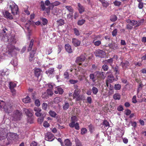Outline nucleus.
<instances>
[{
    "mask_svg": "<svg viewBox=\"0 0 146 146\" xmlns=\"http://www.w3.org/2000/svg\"><path fill=\"white\" fill-rule=\"evenodd\" d=\"M40 19L42 20V24H41V26L42 27L43 30L44 31L45 28H44V25H46V19L45 18H43L42 17H40ZM45 33V32H44Z\"/></svg>",
    "mask_w": 146,
    "mask_h": 146,
    "instance_id": "obj_26",
    "label": "nucleus"
},
{
    "mask_svg": "<svg viewBox=\"0 0 146 146\" xmlns=\"http://www.w3.org/2000/svg\"><path fill=\"white\" fill-rule=\"evenodd\" d=\"M7 130L5 128L0 129V140L5 139L7 136Z\"/></svg>",
    "mask_w": 146,
    "mask_h": 146,
    "instance_id": "obj_7",
    "label": "nucleus"
},
{
    "mask_svg": "<svg viewBox=\"0 0 146 146\" xmlns=\"http://www.w3.org/2000/svg\"><path fill=\"white\" fill-rule=\"evenodd\" d=\"M89 128V131L91 133H92L93 131L94 130L95 127L93 126V125L92 124H90L88 126Z\"/></svg>",
    "mask_w": 146,
    "mask_h": 146,
    "instance_id": "obj_42",
    "label": "nucleus"
},
{
    "mask_svg": "<svg viewBox=\"0 0 146 146\" xmlns=\"http://www.w3.org/2000/svg\"><path fill=\"white\" fill-rule=\"evenodd\" d=\"M22 100L24 103H28L30 102L31 99L29 96H27L26 98H23Z\"/></svg>",
    "mask_w": 146,
    "mask_h": 146,
    "instance_id": "obj_30",
    "label": "nucleus"
},
{
    "mask_svg": "<svg viewBox=\"0 0 146 146\" xmlns=\"http://www.w3.org/2000/svg\"><path fill=\"white\" fill-rule=\"evenodd\" d=\"M30 146H39V145L35 141H33L31 143Z\"/></svg>",
    "mask_w": 146,
    "mask_h": 146,
    "instance_id": "obj_56",
    "label": "nucleus"
},
{
    "mask_svg": "<svg viewBox=\"0 0 146 146\" xmlns=\"http://www.w3.org/2000/svg\"><path fill=\"white\" fill-rule=\"evenodd\" d=\"M114 88L116 90H120L121 88V85L119 84H115L114 85Z\"/></svg>",
    "mask_w": 146,
    "mask_h": 146,
    "instance_id": "obj_47",
    "label": "nucleus"
},
{
    "mask_svg": "<svg viewBox=\"0 0 146 146\" xmlns=\"http://www.w3.org/2000/svg\"><path fill=\"white\" fill-rule=\"evenodd\" d=\"M5 17L12 19H13V17L10 13L9 12L7 11H5V13L4 14Z\"/></svg>",
    "mask_w": 146,
    "mask_h": 146,
    "instance_id": "obj_22",
    "label": "nucleus"
},
{
    "mask_svg": "<svg viewBox=\"0 0 146 146\" xmlns=\"http://www.w3.org/2000/svg\"><path fill=\"white\" fill-rule=\"evenodd\" d=\"M35 50H33L30 53V57L31 59L33 58L34 56V54H35Z\"/></svg>",
    "mask_w": 146,
    "mask_h": 146,
    "instance_id": "obj_64",
    "label": "nucleus"
},
{
    "mask_svg": "<svg viewBox=\"0 0 146 146\" xmlns=\"http://www.w3.org/2000/svg\"><path fill=\"white\" fill-rule=\"evenodd\" d=\"M65 145L66 146H71L72 144L70 140L69 139H66L64 141Z\"/></svg>",
    "mask_w": 146,
    "mask_h": 146,
    "instance_id": "obj_35",
    "label": "nucleus"
},
{
    "mask_svg": "<svg viewBox=\"0 0 146 146\" xmlns=\"http://www.w3.org/2000/svg\"><path fill=\"white\" fill-rule=\"evenodd\" d=\"M117 19V17L115 15H113L110 17V20L111 21L114 22Z\"/></svg>",
    "mask_w": 146,
    "mask_h": 146,
    "instance_id": "obj_40",
    "label": "nucleus"
},
{
    "mask_svg": "<svg viewBox=\"0 0 146 146\" xmlns=\"http://www.w3.org/2000/svg\"><path fill=\"white\" fill-rule=\"evenodd\" d=\"M143 84L142 83H140L139 85L137 90V92H139L143 88Z\"/></svg>",
    "mask_w": 146,
    "mask_h": 146,
    "instance_id": "obj_55",
    "label": "nucleus"
},
{
    "mask_svg": "<svg viewBox=\"0 0 146 146\" xmlns=\"http://www.w3.org/2000/svg\"><path fill=\"white\" fill-rule=\"evenodd\" d=\"M49 114L52 117H55L57 115V114H56L55 112H54V111H52V110H50L49 111Z\"/></svg>",
    "mask_w": 146,
    "mask_h": 146,
    "instance_id": "obj_50",
    "label": "nucleus"
},
{
    "mask_svg": "<svg viewBox=\"0 0 146 146\" xmlns=\"http://www.w3.org/2000/svg\"><path fill=\"white\" fill-rule=\"evenodd\" d=\"M101 37V35H95L92 42H94H94H96V40H97L98 38H100Z\"/></svg>",
    "mask_w": 146,
    "mask_h": 146,
    "instance_id": "obj_57",
    "label": "nucleus"
},
{
    "mask_svg": "<svg viewBox=\"0 0 146 146\" xmlns=\"http://www.w3.org/2000/svg\"><path fill=\"white\" fill-rule=\"evenodd\" d=\"M126 22L128 23L126 26V28L128 29H132L133 28V26L136 25L137 23V21L135 20H131L128 19L126 20Z\"/></svg>",
    "mask_w": 146,
    "mask_h": 146,
    "instance_id": "obj_3",
    "label": "nucleus"
},
{
    "mask_svg": "<svg viewBox=\"0 0 146 146\" xmlns=\"http://www.w3.org/2000/svg\"><path fill=\"white\" fill-rule=\"evenodd\" d=\"M7 133L6 138H7V140L10 143L12 140L14 139L15 138L16 134L14 133H10L8 130Z\"/></svg>",
    "mask_w": 146,
    "mask_h": 146,
    "instance_id": "obj_8",
    "label": "nucleus"
},
{
    "mask_svg": "<svg viewBox=\"0 0 146 146\" xmlns=\"http://www.w3.org/2000/svg\"><path fill=\"white\" fill-rule=\"evenodd\" d=\"M143 7V3L141 1V2L139 3L138 4V7L139 9H142Z\"/></svg>",
    "mask_w": 146,
    "mask_h": 146,
    "instance_id": "obj_61",
    "label": "nucleus"
},
{
    "mask_svg": "<svg viewBox=\"0 0 146 146\" xmlns=\"http://www.w3.org/2000/svg\"><path fill=\"white\" fill-rule=\"evenodd\" d=\"M61 3L59 1H55L54 2V3H52L50 5V6L49 7V8L47 10V9H46V13H47L48 15H49V13L50 12V9H52L54 6H57V5H59Z\"/></svg>",
    "mask_w": 146,
    "mask_h": 146,
    "instance_id": "obj_11",
    "label": "nucleus"
},
{
    "mask_svg": "<svg viewBox=\"0 0 146 146\" xmlns=\"http://www.w3.org/2000/svg\"><path fill=\"white\" fill-rule=\"evenodd\" d=\"M65 48L66 51L68 52L69 53H71L72 52V47L69 44H66L65 45Z\"/></svg>",
    "mask_w": 146,
    "mask_h": 146,
    "instance_id": "obj_20",
    "label": "nucleus"
},
{
    "mask_svg": "<svg viewBox=\"0 0 146 146\" xmlns=\"http://www.w3.org/2000/svg\"><path fill=\"white\" fill-rule=\"evenodd\" d=\"M10 88L11 90H14V88L16 87V84L14 82H11L9 83Z\"/></svg>",
    "mask_w": 146,
    "mask_h": 146,
    "instance_id": "obj_31",
    "label": "nucleus"
},
{
    "mask_svg": "<svg viewBox=\"0 0 146 146\" xmlns=\"http://www.w3.org/2000/svg\"><path fill=\"white\" fill-rule=\"evenodd\" d=\"M42 116H41L38 119V122L40 124H41L44 121V117L45 116V115L43 116V115H42Z\"/></svg>",
    "mask_w": 146,
    "mask_h": 146,
    "instance_id": "obj_46",
    "label": "nucleus"
},
{
    "mask_svg": "<svg viewBox=\"0 0 146 146\" xmlns=\"http://www.w3.org/2000/svg\"><path fill=\"white\" fill-rule=\"evenodd\" d=\"M64 78H68L69 76V73L67 71V70H66L64 73Z\"/></svg>",
    "mask_w": 146,
    "mask_h": 146,
    "instance_id": "obj_59",
    "label": "nucleus"
},
{
    "mask_svg": "<svg viewBox=\"0 0 146 146\" xmlns=\"http://www.w3.org/2000/svg\"><path fill=\"white\" fill-rule=\"evenodd\" d=\"M72 43L75 46H78L80 45L81 43V41L79 40L78 39L75 38H73L72 39Z\"/></svg>",
    "mask_w": 146,
    "mask_h": 146,
    "instance_id": "obj_17",
    "label": "nucleus"
},
{
    "mask_svg": "<svg viewBox=\"0 0 146 146\" xmlns=\"http://www.w3.org/2000/svg\"><path fill=\"white\" fill-rule=\"evenodd\" d=\"M34 40L33 39H32L30 43L29 47L28 48V50L29 51L31 50L32 49L33 46V44Z\"/></svg>",
    "mask_w": 146,
    "mask_h": 146,
    "instance_id": "obj_37",
    "label": "nucleus"
},
{
    "mask_svg": "<svg viewBox=\"0 0 146 146\" xmlns=\"http://www.w3.org/2000/svg\"><path fill=\"white\" fill-rule=\"evenodd\" d=\"M22 115V113L21 111L16 110L14 112L13 117L16 120H19Z\"/></svg>",
    "mask_w": 146,
    "mask_h": 146,
    "instance_id": "obj_13",
    "label": "nucleus"
},
{
    "mask_svg": "<svg viewBox=\"0 0 146 146\" xmlns=\"http://www.w3.org/2000/svg\"><path fill=\"white\" fill-rule=\"evenodd\" d=\"M102 124L105 127H109V125H110L109 122L106 120H104L103 121Z\"/></svg>",
    "mask_w": 146,
    "mask_h": 146,
    "instance_id": "obj_51",
    "label": "nucleus"
},
{
    "mask_svg": "<svg viewBox=\"0 0 146 146\" xmlns=\"http://www.w3.org/2000/svg\"><path fill=\"white\" fill-rule=\"evenodd\" d=\"M94 54L96 56H98L100 58H105L106 56V53L105 51L103 50H97L94 52Z\"/></svg>",
    "mask_w": 146,
    "mask_h": 146,
    "instance_id": "obj_6",
    "label": "nucleus"
},
{
    "mask_svg": "<svg viewBox=\"0 0 146 146\" xmlns=\"http://www.w3.org/2000/svg\"><path fill=\"white\" fill-rule=\"evenodd\" d=\"M69 107V103L68 102H66L63 105V109L64 110H66Z\"/></svg>",
    "mask_w": 146,
    "mask_h": 146,
    "instance_id": "obj_32",
    "label": "nucleus"
},
{
    "mask_svg": "<svg viewBox=\"0 0 146 146\" xmlns=\"http://www.w3.org/2000/svg\"><path fill=\"white\" fill-rule=\"evenodd\" d=\"M131 113V111L130 110H129V109H126V110H125V114L127 115H130Z\"/></svg>",
    "mask_w": 146,
    "mask_h": 146,
    "instance_id": "obj_60",
    "label": "nucleus"
},
{
    "mask_svg": "<svg viewBox=\"0 0 146 146\" xmlns=\"http://www.w3.org/2000/svg\"><path fill=\"white\" fill-rule=\"evenodd\" d=\"M86 100L88 104H91L92 101V99L91 97H90V96H88V97H87Z\"/></svg>",
    "mask_w": 146,
    "mask_h": 146,
    "instance_id": "obj_62",
    "label": "nucleus"
},
{
    "mask_svg": "<svg viewBox=\"0 0 146 146\" xmlns=\"http://www.w3.org/2000/svg\"><path fill=\"white\" fill-rule=\"evenodd\" d=\"M113 70L115 72V74L116 75H118L120 74V70L119 69V67L117 66H115V67L113 68Z\"/></svg>",
    "mask_w": 146,
    "mask_h": 146,
    "instance_id": "obj_29",
    "label": "nucleus"
},
{
    "mask_svg": "<svg viewBox=\"0 0 146 146\" xmlns=\"http://www.w3.org/2000/svg\"><path fill=\"white\" fill-rule=\"evenodd\" d=\"M58 26H62L64 24V21L63 19H59L57 21Z\"/></svg>",
    "mask_w": 146,
    "mask_h": 146,
    "instance_id": "obj_36",
    "label": "nucleus"
},
{
    "mask_svg": "<svg viewBox=\"0 0 146 146\" xmlns=\"http://www.w3.org/2000/svg\"><path fill=\"white\" fill-rule=\"evenodd\" d=\"M106 77V75L104 72L97 71V79L102 80L104 79Z\"/></svg>",
    "mask_w": 146,
    "mask_h": 146,
    "instance_id": "obj_12",
    "label": "nucleus"
},
{
    "mask_svg": "<svg viewBox=\"0 0 146 146\" xmlns=\"http://www.w3.org/2000/svg\"><path fill=\"white\" fill-rule=\"evenodd\" d=\"M78 10L80 13L81 14L82 13L84 12L85 11V9L83 6H82L80 3H78Z\"/></svg>",
    "mask_w": 146,
    "mask_h": 146,
    "instance_id": "obj_23",
    "label": "nucleus"
},
{
    "mask_svg": "<svg viewBox=\"0 0 146 146\" xmlns=\"http://www.w3.org/2000/svg\"><path fill=\"white\" fill-rule=\"evenodd\" d=\"M86 58V57L85 55L82 54L80 56L76 58V62L78 63L79 65H81L82 64L81 62L84 61L85 60Z\"/></svg>",
    "mask_w": 146,
    "mask_h": 146,
    "instance_id": "obj_9",
    "label": "nucleus"
},
{
    "mask_svg": "<svg viewBox=\"0 0 146 146\" xmlns=\"http://www.w3.org/2000/svg\"><path fill=\"white\" fill-rule=\"evenodd\" d=\"M62 99L60 97H56L54 99V102L55 104H58L59 102H61Z\"/></svg>",
    "mask_w": 146,
    "mask_h": 146,
    "instance_id": "obj_34",
    "label": "nucleus"
},
{
    "mask_svg": "<svg viewBox=\"0 0 146 146\" xmlns=\"http://www.w3.org/2000/svg\"><path fill=\"white\" fill-rule=\"evenodd\" d=\"M115 80V78L113 75H110L108 76L106 82H107L108 84H111Z\"/></svg>",
    "mask_w": 146,
    "mask_h": 146,
    "instance_id": "obj_18",
    "label": "nucleus"
},
{
    "mask_svg": "<svg viewBox=\"0 0 146 146\" xmlns=\"http://www.w3.org/2000/svg\"><path fill=\"white\" fill-rule=\"evenodd\" d=\"M15 48L14 46L11 44H9L7 46V50L8 54L12 56L15 53Z\"/></svg>",
    "mask_w": 146,
    "mask_h": 146,
    "instance_id": "obj_5",
    "label": "nucleus"
},
{
    "mask_svg": "<svg viewBox=\"0 0 146 146\" xmlns=\"http://www.w3.org/2000/svg\"><path fill=\"white\" fill-rule=\"evenodd\" d=\"M46 92L47 93V96L48 97L49 96H52L53 94V92L52 91L51 89H47L46 90ZM47 96V95H46V98Z\"/></svg>",
    "mask_w": 146,
    "mask_h": 146,
    "instance_id": "obj_33",
    "label": "nucleus"
},
{
    "mask_svg": "<svg viewBox=\"0 0 146 146\" xmlns=\"http://www.w3.org/2000/svg\"><path fill=\"white\" fill-rule=\"evenodd\" d=\"M87 130L86 128H82L81 129V134L82 135L84 134L85 133H87Z\"/></svg>",
    "mask_w": 146,
    "mask_h": 146,
    "instance_id": "obj_45",
    "label": "nucleus"
},
{
    "mask_svg": "<svg viewBox=\"0 0 146 146\" xmlns=\"http://www.w3.org/2000/svg\"><path fill=\"white\" fill-rule=\"evenodd\" d=\"M86 21L85 20H84V19H82L81 20H79L78 21L77 24L78 25H80V26H81V25H83L84 23Z\"/></svg>",
    "mask_w": 146,
    "mask_h": 146,
    "instance_id": "obj_43",
    "label": "nucleus"
},
{
    "mask_svg": "<svg viewBox=\"0 0 146 146\" xmlns=\"http://www.w3.org/2000/svg\"><path fill=\"white\" fill-rule=\"evenodd\" d=\"M40 6L42 11H44L46 9L45 4H46V1L44 2L43 1H41L40 3Z\"/></svg>",
    "mask_w": 146,
    "mask_h": 146,
    "instance_id": "obj_27",
    "label": "nucleus"
},
{
    "mask_svg": "<svg viewBox=\"0 0 146 146\" xmlns=\"http://www.w3.org/2000/svg\"><path fill=\"white\" fill-rule=\"evenodd\" d=\"M102 68L104 71H106L108 70L109 66L106 64H104L102 66Z\"/></svg>",
    "mask_w": 146,
    "mask_h": 146,
    "instance_id": "obj_58",
    "label": "nucleus"
},
{
    "mask_svg": "<svg viewBox=\"0 0 146 146\" xmlns=\"http://www.w3.org/2000/svg\"><path fill=\"white\" fill-rule=\"evenodd\" d=\"M113 98L115 100H119L121 99V95L119 93H116L113 95Z\"/></svg>",
    "mask_w": 146,
    "mask_h": 146,
    "instance_id": "obj_28",
    "label": "nucleus"
},
{
    "mask_svg": "<svg viewBox=\"0 0 146 146\" xmlns=\"http://www.w3.org/2000/svg\"><path fill=\"white\" fill-rule=\"evenodd\" d=\"M89 78L90 80L92 81L93 82H96V80H97V71L94 72V73L90 74Z\"/></svg>",
    "mask_w": 146,
    "mask_h": 146,
    "instance_id": "obj_14",
    "label": "nucleus"
},
{
    "mask_svg": "<svg viewBox=\"0 0 146 146\" xmlns=\"http://www.w3.org/2000/svg\"><path fill=\"white\" fill-rule=\"evenodd\" d=\"M92 91L93 94L96 95L98 92V89L95 87H93L92 89Z\"/></svg>",
    "mask_w": 146,
    "mask_h": 146,
    "instance_id": "obj_38",
    "label": "nucleus"
},
{
    "mask_svg": "<svg viewBox=\"0 0 146 146\" xmlns=\"http://www.w3.org/2000/svg\"><path fill=\"white\" fill-rule=\"evenodd\" d=\"M108 46L111 49H112L114 50H115L118 48L117 44L114 43L109 44Z\"/></svg>",
    "mask_w": 146,
    "mask_h": 146,
    "instance_id": "obj_21",
    "label": "nucleus"
},
{
    "mask_svg": "<svg viewBox=\"0 0 146 146\" xmlns=\"http://www.w3.org/2000/svg\"><path fill=\"white\" fill-rule=\"evenodd\" d=\"M65 7L66 9L71 13H73L74 11V9L72 7L70 6H66Z\"/></svg>",
    "mask_w": 146,
    "mask_h": 146,
    "instance_id": "obj_39",
    "label": "nucleus"
},
{
    "mask_svg": "<svg viewBox=\"0 0 146 146\" xmlns=\"http://www.w3.org/2000/svg\"><path fill=\"white\" fill-rule=\"evenodd\" d=\"M34 73L35 76L38 78L42 72L41 70L38 68H35L34 69Z\"/></svg>",
    "mask_w": 146,
    "mask_h": 146,
    "instance_id": "obj_19",
    "label": "nucleus"
},
{
    "mask_svg": "<svg viewBox=\"0 0 146 146\" xmlns=\"http://www.w3.org/2000/svg\"><path fill=\"white\" fill-rule=\"evenodd\" d=\"M69 125L71 127H74L75 129L77 130H79L80 129L78 123L76 122V123H75L73 120H72L71 122L69 124Z\"/></svg>",
    "mask_w": 146,
    "mask_h": 146,
    "instance_id": "obj_15",
    "label": "nucleus"
},
{
    "mask_svg": "<svg viewBox=\"0 0 146 146\" xmlns=\"http://www.w3.org/2000/svg\"><path fill=\"white\" fill-rule=\"evenodd\" d=\"M54 68H50L48 69V71H46V74H48V76L50 75V76H51L53 74H54Z\"/></svg>",
    "mask_w": 146,
    "mask_h": 146,
    "instance_id": "obj_25",
    "label": "nucleus"
},
{
    "mask_svg": "<svg viewBox=\"0 0 146 146\" xmlns=\"http://www.w3.org/2000/svg\"><path fill=\"white\" fill-rule=\"evenodd\" d=\"M9 8L11 9V13L14 15L17 14L18 12V6L13 1H11L8 4Z\"/></svg>",
    "mask_w": 146,
    "mask_h": 146,
    "instance_id": "obj_1",
    "label": "nucleus"
},
{
    "mask_svg": "<svg viewBox=\"0 0 146 146\" xmlns=\"http://www.w3.org/2000/svg\"><path fill=\"white\" fill-rule=\"evenodd\" d=\"M23 111L29 117H31L33 115L30 110L25 108L23 109Z\"/></svg>",
    "mask_w": 146,
    "mask_h": 146,
    "instance_id": "obj_24",
    "label": "nucleus"
},
{
    "mask_svg": "<svg viewBox=\"0 0 146 146\" xmlns=\"http://www.w3.org/2000/svg\"><path fill=\"white\" fill-rule=\"evenodd\" d=\"M74 32V34L76 36H79L80 35V33L78 29L76 28L73 29Z\"/></svg>",
    "mask_w": 146,
    "mask_h": 146,
    "instance_id": "obj_44",
    "label": "nucleus"
},
{
    "mask_svg": "<svg viewBox=\"0 0 146 146\" xmlns=\"http://www.w3.org/2000/svg\"><path fill=\"white\" fill-rule=\"evenodd\" d=\"M120 65L122 68L124 70L128 69L130 64L127 61H125L123 62H121L120 63Z\"/></svg>",
    "mask_w": 146,
    "mask_h": 146,
    "instance_id": "obj_10",
    "label": "nucleus"
},
{
    "mask_svg": "<svg viewBox=\"0 0 146 146\" xmlns=\"http://www.w3.org/2000/svg\"><path fill=\"white\" fill-rule=\"evenodd\" d=\"M106 84L109 88V91L111 90V89L113 87V85H112L111 84H109L108 82H106Z\"/></svg>",
    "mask_w": 146,
    "mask_h": 146,
    "instance_id": "obj_54",
    "label": "nucleus"
},
{
    "mask_svg": "<svg viewBox=\"0 0 146 146\" xmlns=\"http://www.w3.org/2000/svg\"><path fill=\"white\" fill-rule=\"evenodd\" d=\"M81 90L80 89H76L74 90L73 94V97L74 99L76 98V100H82L83 99V95H80Z\"/></svg>",
    "mask_w": 146,
    "mask_h": 146,
    "instance_id": "obj_2",
    "label": "nucleus"
},
{
    "mask_svg": "<svg viewBox=\"0 0 146 146\" xmlns=\"http://www.w3.org/2000/svg\"><path fill=\"white\" fill-rule=\"evenodd\" d=\"M75 143L76 146H82L81 141L78 139H75Z\"/></svg>",
    "mask_w": 146,
    "mask_h": 146,
    "instance_id": "obj_41",
    "label": "nucleus"
},
{
    "mask_svg": "<svg viewBox=\"0 0 146 146\" xmlns=\"http://www.w3.org/2000/svg\"><path fill=\"white\" fill-rule=\"evenodd\" d=\"M109 3L107 1L104 0L103 4V7L107 8L108 6H109Z\"/></svg>",
    "mask_w": 146,
    "mask_h": 146,
    "instance_id": "obj_48",
    "label": "nucleus"
},
{
    "mask_svg": "<svg viewBox=\"0 0 146 146\" xmlns=\"http://www.w3.org/2000/svg\"><path fill=\"white\" fill-rule=\"evenodd\" d=\"M3 108L5 112L9 113L13 111V106L10 103H7L4 106Z\"/></svg>",
    "mask_w": 146,
    "mask_h": 146,
    "instance_id": "obj_4",
    "label": "nucleus"
},
{
    "mask_svg": "<svg viewBox=\"0 0 146 146\" xmlns=\"http://www.w3.org/2000/svg\"><path fill=\"white\" fill-rule=\"evenodd\" d=\"M57 90L59 94H62L63 93L64 91L63 89H62V88L59 87L57 88Z\"/></svg>",
    "mask_w": 146,
    "mask_h": 146,
    "instance_id": "obj_52",
    "label": "nucleus"
},
{
    "mask_svg": "<svg viewBox=\"0 0 146 146\" xmlns=\"http://www.w3.org/2000/svg\"><path fill=\"white\" fill-rule=\"evenodd\" d=\"M54 139V135L51 133H46V140L48 141H52Z\"/></svg>",
    "mask_w": 146,
    "mask_h": 146,
    "instance_id": "obj_16",
    "label": "nucleus"
},
{
    "mask_svg": "<svg viewBox=\"0 0 146 146\" xmlns=\"http://www.w3.org/2000/svg\"><path fill=\"white\" fill-rule=\"evenodd\" d=\"M121 3L120 1H117V0L113 2L114 5L116 6H119L121 4Z\"/></svg>",
    "mask_w": 146,
    "mask_h": 146,
    "instance_id": "obj_63",
    "label": "nucleus"
},
{
    "mask_svg": "<svg viewBox=\"0 0 146 146\" xmlns=\"http://www.w3.org/2000/svg\"><path fill=\"white\" fill-rule=\"evenodd\" d=\"M105 61H106L107 63H108L110 64V65H111L113 62V58H112L106 60Z\"/></svg>",
    "mask_w": 146,
    "mask_h": 146,
    "instance_id": "obj_53",
    "label": "nucleus"
},
{
    "mask_svg": "<svg viewBox=\"0 0 146 146\" xmlns=\"http://www.w3.org/2000/svg\"><path fill=\"white\" fill-rule=\"evenodd\" d=\"M92 43L95 46H99L101 44V41L100 40L96 41L95 42H92Z\"/></svg>",
    "mask_w": 146,
    "mask_h": 146,
    "instance_id": "obj_49",
    "label": "nucleus"
}]
</instances>
